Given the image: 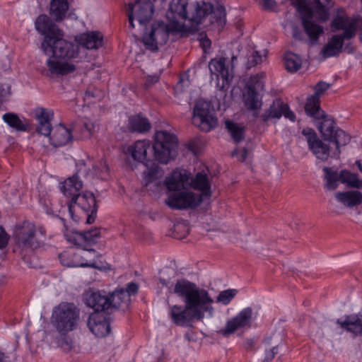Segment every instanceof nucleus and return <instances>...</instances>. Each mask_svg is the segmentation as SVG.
<instances>
[{
    "label": "nucleus",
    "instance_id": "f257e3e1",
    "mask_svg": "<svg viewBox=\"0 0 362 362\" xmlns=\"http://www.w3.org/2000/svg\"><path fill=\"white\" fill-rule=\"evenodd\" d=\"M174 293L181 298L185 305H174L170 307V317L177 326L188 327L194 320H201L206 313L214 315V300L209 292L198 287L194 283L182 279L176 281Z\"/></svg>",
    "mask_w": 362,
    "mask_h": 362
},
{
    "label": "nucleus",
    "instance_id": "f03ea898",
    "mask_svg": "<svg viewBox=\"0 0 362 362\" xmlns=\"http://www.w3.org/2000/svg\"><path fill=\"white\" fill-rule=\"evenodd\" d=\"M37 32L43 36L40 48L49 56L46 64L49 71L57 76L68 74V43L63 32L57 24H35Z\"/></svg>",
    "mask_w": 362,
    "mask_h": 362
},
{
    "label": "nucleus",
    "instance_id": "7ed1b4c3",
    "mask_svg": "<svg viewBox=\"0 0 362 362\" xmlns=\"http://www.w3.org/2000/svg\"><path fill=\"white\" fill-rule=\"evenodd\" d=\"M88 169L83 160H78L76 163V172L69 177V197H71V204H69V216L75 223L86 217V223L90 224L95 221L97 204L95 198L93 193L85 192L81 194L79 192L83 187L81 177L87 175Z\"/></svg>",
    "mask_w": 362,
    "mask_h": 362
},
{
    "label": "nucleus",
    "instance_id": "20e7f679",
    "mask_svg": "<svg viewBox=\"0 0 362 362\" xmlns=\"http://www.w3.org/2000/svg\"><path fill=\"white\" fill-rule=\"evenodd\" d=\"M129 24V30L135 37L141 36L145 48L151 52H156L160 47L168 42L170 36L172 40L176 37H187L199 30V24Z\"/></svg>",
    "mask_w": 362,
    "mask_h": 362
},
{
    "label": "nucleus",
    "instance_id": "39448f33",
    "mask_svg": "<svg viewBox=\"0 0 362 362\" xmlns=\"http://www.w3.org/2000/svg\"><path fill=\"white\" fill-rule=\"evenodd\" d=\"M299 13L302 23L325 22L329 19V9L333 6L332 0H292Z\"/></svg>",
    "mask_w": 362,
    "mask_h": 362
},
{
    "label": "nucleus",
    "instance_id": "423d86ee",
    "mask_svg": "<svg viewBox=\"0 0 362 362\" xmlns=\"http://www.w3.org/2000/svg\"><path fill=\"white\" fill-rule=\"evenodd\" d=\"M332 31L341 30L340 34L333 35L322 47L320 55L329 58L339 55L343 51L344 42L353 38L358 30V24H332Z\"/></svg>",
    "mask_w": 362,
    "mask_h": 362
},
{
    "label": "nucleus",
    "instance_id": "0eeeda50",
    "mask_svg": "<svg viewBox=\"0 0 362 362\" xmlns=\"http://www.w3.org/2000/svg\"><path fill=\"white\" fill-rule=\"evenodd\" d=\"M177 148V137L167 131L156 133L153 146L155 159L160 163L167 164L176 154Z\"/></svg>",
    "mask_w": 362,
    "mask_h": 362
},
{
    "label": "nucleus",
    "instance_id": "6e6552de",
    "mask_svg": "<svg viewBox=\"0 0 362 362\" xmlns=\"http://www.w3.org/2000/svg\"><path fill=\"white\" fill-rule=\"evenodd\" d=\"M192 123L201 131L209 132L218 124V119L210 103L198 100L193 109Z\"/></svg>",
    "mask_w": 362,
    "mask_h": 362
},
{
    "label": "nucleus",
    "instance_id": "1a4fd4ad",
    "mask_svg": "<svg viewBox=\"0 0 362 362\" xmlns=\"http://www.w3.org/2000/svg\"><path fill=\"white\" fill-rule=\"evenodd\" d=\"M14 235L16 244L23 249L35 250L43 245V240L36 237L35 226L32 222L25 221L17 225Z\"/></svg>",
    "mask_w": 362,
    "mask_h": 362
},
{
    "label": "nucleus",
    "instance_id": "9d476101",
    "mask_svg": "<svg viewBox=\"0 0 362 362\" xmlns=\"http://www.w3.org/2000/svg\"><path fill=\"white\" fill-rule=\"evenodd\" d=\"M51 322L58 332L57 343L63 346L68 344V303L62 302L54 307Z\"/></svg>",
    "mask_w": 362,
    "mask_h": 362
},
{
    "label": "nucleus",
    "instance_id": "9b49d317",
    "mask_svg": "<svg viewBox=\"0 0 362 362\" xmlns=\"http://www.w3.org/2000/svg\"><path fill=\"white\" fill-rule=\"evenodd\" d=\"M202 202V198L199 194L185 189L170 193L165 200L167 206L177 210L195 208Z\"/></svg>",
    "mask_w": 362,
    "mask_h": 362
},
{
    "label": "nucleus",
    "instance_id": "f8f14e48",
    "mask_svg": "<svg viewBox=\"0 0 362 362\" xmlns=\"http://www.w3.org/2000/svg\"><path fill=\"white\" fill-rule=\"evenodd\" d=\"M103 35L100 32L93 31L75 36V42L69 44V58L79 56L81 47L98 49L103 45Z\"/></svg>",
    "mask_w": 362,
    "mask_h": 362
},
{
    "label": "nucleus",
    "instance_id": "ddd939ff",
    "mask_svg": "<svg viewBox=\"0 0 362 362\" xmlns=\"http://www.w3.org/2000/svg\"><path fill=\"white\" fill-rule=\"evenodd\" d=\"M153 13V5L150 0H137L134 4H129L127 15L129 23L136 20L139 23H148Z\"/></svg>",
    "mask_w": 362,
    "mask_h": 362
},
{
    "label": "nucleus",
    "instance_id": "4468645a",
    "mask_svg": "<svg viewBox=\"0 0 362 362\" xmlns=\"http://www.w3.org/2000/svg\"><path fill=\"white\" fill-rule=\"evenodd\" d=\"M86 305L94 310V313H111L110 296L105 291H88L83 295Z\"/></svg>",
    "mask_w": 362,
    "mask_h": 362
},
{
    "label": "nucleus",
    "instance_id": "2eb2a0df",
    "mask_svg": "<svg viewBox=\"0 0 362 362\" xmlns=\"http://www.w3.org/2000/svg\"><path fill=\"white\" fill-rule=\"evenodd\" d=\"M329 88V84L320 81L315 86V93L308 98L305 110L308 115L317 119L324 117L325 112L320 107V95Z\"/></svg>",
    "mask_w": 362,
    "mask_h": 362
},
{
    "label": "nucleus",
    "instance_id": "dca6fc26",
    "mask_svg": "<svg viewBox=\"0 0 362 362\" xmlns=\"http://www.w3.org/2000/svg\"><path fill=\"white\" fill-rule=\"evenodd\" d=\"M297 24L292 25V35L296 40H303L304 33L308 37L311 45L318 43L319 37L324 33V28L320 24Z\"/></svg>",
    "mask_w": 362,
    "mask_h": 362
},
{
    "label": "nucleus",
    "instance_id": "f3484780",
    "mask_svg": "<svg viewBox=\"0 0 362 362\" xmlns=\"http://www.w3.org/2000/svg\"><path fill=\"white\" fill-rule=\"evenodd\" d=\"M302 134L305 136L309 148L313 153L321 160H327L329 156V148L317 136L316 132L310 128L304 129Z\"/></svg>",
    "mask_w": 362,
    "mask_h": 362
},
{
    "label": "nucleus",
    "instance_id": "a211bd4d",
    "mask_svg": "<svg viewBox=\"0 0 362 362\" xmlns=\"http://www.w3.org/2000/svg\"><path fill=\"white\" fill-rule=\"evenodd\" d=\"M264 77V74H257L250 77L247 85V91L244 95V103L247 109L256 110L262 106V101L258 98V94L256 91L257 86H262L259 80Z\"/></svg>",
    "mask_w": 362,
    "mask_h": 362
},
{
    "label": "nucleus",
    "instance_id": "6ab92c4d",
    "mask_svg": "<svg viewBox=\"0 0 362 362\" xmlns=\"http://www.w3.org/2000/svg\"><path fill=\"white\" fill-rule=\"evenodd\" d=\"M71 222L69 221V224ZM100 230L95 228L88 231H78L75 228H69V243H73L79 247L86 248L92 245L100 237Z\"/></svg>",
    "mask_w": 362,
    "mask_h": 362
},
{
    "label": "nucleus",
    "instance_id": "aec40b11",
    "mask_svg": "<svg viewBox=\"0 0 362 362\" xmlns=\"http://www.w3.org/2000/svg\"><path fill=\"white\" fill-rule=\"evenodd\" d=\"M88 327L98 337H105L110 331V322L104 313H91L88 320Z\"/></svg>",
    "mask_w": 362,
    "mask_h": 362
},
{
    "label": "nucleus",
    "instance_id": "412c9836",
    "mask_svg": "<svg viewBox=\"0 0 362 362\" xmlns=\"http://www.w3.org/2000/svg\"><path fill=\"white\" fill-rule=\"evenodd\" d=\"M188 0H172L166 13L168 23H179L188 20Z\"/></svg>",
    "mask_w": 362,
    "mask_h": 362
},
{
    "label": "nucleus",
    "instance_id": "4be33fe9",
    "mask_svg": "<svg viewBox=\"0 0 362 362\" xmlns=\"http://www.w3.org/2000/svg\"><path fill=\"white\" fill-rule=\"evenodd\" d=\"M336 323L341 329L351 333L354 336L362 337V314L345 315L341 319H337Z\"/></svg>",
    "mask_w": 362,
    "mask_h": 362
},
{
    "label": "nucleus",
    "instance_id": "5701e85b",
    "mask_svg": "<svg viewBox=\"0 0 362 362\" xmlns=\"http://www.w3.org/2000/svg\"><path fill=\"white\" fill-rule=\"evenodd\" d=\"M252 310L246 308L240 311L235 317L228 320L221 332L223 335H228L235 332L238 329L244 327L250 323Z\"/></svg>",
    "mask_w": 362,
    "mask_h": 362
},
{
    "label": "nucleus",
    "instance_id": "b1692460",
    "mask_svg": "<svg viewBox=\"0 0 362 362\" xmlns=\"http://www.w3.org/2000/svg\"><path fill=\"white\" fill-rule=\"evenodd\" d=\"M188 184L189 176L185 172L180 170H174L165 177L164 181V185L168 191V194L171 192H177L185 189Z\"/></svg>",
    "mask_w": 362,
    "mask_h": 362
},
{
    "label": "nucleus",
    "instance_id": "393cba45",
    "mask_svg": "<svg viewBox=\"0 0 362 362\" xmlns=\"http://www.w3.org/2000/svg\"><path fill=\"white\" fill-rule=\"evenodd\" d=\"M213 5L204 1H194L189 8L188 21L191 23H201L212 13Z\"/></svg>",
    "mask_w": 362,
    "mask_h": 362
},
{
    "label": "nucleus",
    "instance_id": "a878e982",
    "mask_svg": "<svg viewBox=\"0 0 362 362\" xmlns=\"http://www.w3.org/2000/svg\"><path fill=\"white\" fill-rule=\"evenodd\" d=\"M225 59H212L209 63V69L211 75H215L218 79H222V88L228 85L232 81L233 74L226 67Z\"/></svg>",
    "mask_w": 362,
    "mask_h": 362
},
{
    "label": "nucleus",
    "instance_id": "bb28decb",
    "mask_svg": "<svg viewBox=\"0 0 362 362\" xmlns=\"http://www.w3.org/2000/svg\"><path fill=\"white\" fill-rule=\"evenodd\" d=\"M53 112L45 108H39L35 111V117L38 121L37 132L45 136H49L52 132L50 121L53 118Z\"/></svg>",
    "mask_w": 362,
    "mask_h": 362
},
{
    "label": "nucleus",
    "instance_id": "cd10ccee",
    "mask_svg": "<svg viewBox=\"0 0 362 362\" xmlns=\"http://www.w3.org/2000/svg\"><path fill=\"white\" fill-rule=\"evenodd\" d=\"M151 144L148 140L136 141L132 146L128 148V152L132 155L134 160L148 165L149 160L147 158V152L151 150Z\"/></svg>",
    "mask_w": 362,
    "mask_h": 362
},
{
    "label": "nucleus",
    "instance_id": "c85d7f7f",
    "mask_svg": "<svg viewBox=\"0 0 362 362\" xmlns=\"http://www.w3.org/2000/svg\"><path fill=\"white\" fill-rule=\"evenodd\" d=\"M111 313L115 310L125 311L131 303V298L124 288L115 290L110 295Z\"/></svg>",
    "mask_w": 362,
    "mask_h": 362
},
{
    "label": "nucleus",
    "instance_id": "c756f323",
    "mask_svg": "<svg viewBox=\"0 0 362 362\" xmlns=\"http://www.w3.org/2000/svg\"><path fill=\"white\" fill-rule=\"evenodd\" d=\"M338 202L346 207L352 208L362 203V193L359 191L337 192L334 195Z\"/></svg>",
    "mask_w": 362,
    "mask_h": 362
},
{
    "label": "nucleus",
    "instance_id": "7c9ffc66",
    "mask_svg": "<svg viewBox=\"0 0 362 362\" xmlns=\"http://www.w3.org/2000/svg\"><path fill=\"white\" fill-rule=\"evenodd\" d=\"M2 119L10 127L18 131L26 132L28 129L29 122L25 118L21 119L18 115L13 112H7L3 115Z\"/></svg>",
    "mask_w": 362,
    "mask_h": 362
},
{
    "label": "nucleus",
    "instance_id": "2f4dec72",
    "mask_svg": "<svg viewBox=\"0 0 362 362\" xmlns=\"http://www.w3.org/2000/svg\"><path fill=\"white\" fill-rule=\"evenodd\" d=\"M192 185L194 189L201 192V194H199L202 197V199L210 197V183L206 174L198 173L193 179Z\"/></svg>",
    "mask_w": 362,
    "mask_h": 362
},
{
    "label": "nucleus",
    "instance_id": "473e14b6",
    "mask_svg": "<svg viewBox=\"0 0 362 362\" xmlns=\"http://www.w3.org/2000/svg\"><path fill=\"white\" fill-rule=\"evenodd\" d=\"M151 126L148 119L136 115L129 118L128 129L131 132L144 133L148 132Z\"/></svg>",
    "mask_w": 362,
    "mask_h": 362
},
{
    "label": "nucleus",
    "instance_id": "72a5a7b5",
    "mask_svg": "<svg viewBox=\"0 0 362 362\" xmlns=\"http://www.w3.org/2000/svg\"><path fill=\"white\" fill-rule=\"evenodd\" d=\"M323 120L319 124L317 129L322 138L327 141H331L337 129H339L332 119L322 117Z\"/></svg>",
    "mask_w": 362,
    "mask_h": 362
},
{
    "label": "nucleus",
    "instance_id": "f704fd0d",
    "mask_svg": "<svg viewBox=\"0 0 362 362\" xmlns=\"http://www.w3.org/2000/svg\"><path fill=\"white\" fill-rule=\"evenodd\" d=\"M323 170L325 173V187L329 191L337 189L339 185V181L341 182V172L338 173L337 171L332 170L327 167L324 168Z\"/></svg>",
    "mask_w": 362,
    "mask_h": 362
},
{
    "label": "nucleus",
    "instance_id": "c9c22d12",
    "mask_svg": "<svg viewBox=\"0 0 362 362\" xmlns=\"http://www.w3.org/2000/svg\"><path fill=\"white\" fill-rule=\"evenodd\" d=\"M67 10V0H52L50 4L51 14L53 15L57 20L62 21L65 16Z\"/></svg>",
    "mask_w": 362,
    "mask_h": 362
},
{
    "label": "nucleus",
    "instance_id": "e433bc0d",
    "mask_svg": "<svg viewBox=\"0 0 362 362\" xmlns=\"http://www.w3.org/2000/svg\"><path fill=\"white\" fill-rule=\"evenodd\" d=\"M341 182L346 185L349 187L356 189L362 188V180L358 178L357 174L346 170L341 171Z\"/></svg>",
    "mask_w": 362,
    "mask_h": 362
},
{
    "label": "nucleus",
    "instance_id": "4c0bfd02",
    "mask_svg": "<svg viewBox=\"0 0 362 362\" xmlns=\"http://www.w3.org/2000/svg\"><path fill=\"white\" fill-rule=\"evenodd\" d=\"M284 65L288 72L295 73L301 67L302 60L298 55L288 52L284 56Z\"/></svg>",
    "mask_w": 362,
    "mask_h": 362
},
{
    "label": "nucleus",
    "instance_id": "58836bf2",
    "mask_svg": "<svg viewBox=\"0 0 362 362\" xmlns=\"http://www.w3.org/2000/svg\"><path fill=\"white\" fill-rule=\"evenodd\" d=\"M284 103L280 100H275L262 115L263 121L267 122L270 119H279L282 116Z\"/></svg>",
    "mask_w": 362,
    "mask_h": 362
},
{
    "label": "nucleus",
    "instance_id": "ea45409f",
    "mask_svg": "<svg viewBox=\"0 0 362 362\" xmlns=\"http://www.w3.org/2000/svg\"><path fill=\"white\" fill-rule=\"evenodd\" d=\"M146 167L147 170L144 172V179L146 186H148L149 184L156 182L162 176L163 172L160 168L154 163H148Z\"/></svg>",
    "mask_w": 362,
    "mask_h": 362
},
{
    "label": "nucleus",
    "instance_id": "a19ab883",
    "mask_svg": "<svg viewBox=\"0 0 362 362\" xmlns=\"http://www.w3.org/2000/svg\"><path fill=\"white\" fill-rule=\"evenodd\" d=\"M57 130L62 132L57 133V130H55L53 135L49 137L50 144L54 147L66 145L68 142V129L64 125L60 124Z\"/></svg>",
    "mask_w": 362,
    "mask_h": 362
},
{
    "label": "nucleus",
    "instance_id": "79ce46f5",
    "mask_svg": "<svg viewBox=\"0 0 362 362\" xmlns=\"http://www.w3.org/2000/svg\"><path fill=\"white\" fill-rule=\"evenodd\" d=\"M226 127L235 143H239L244 139V127L231 121L226 122Z\"/></svg>",
    "mask_w": 362,
    "mask_h": 362
},
{
    "label": "nucleus",
    "instance_id": "37998d69",
    "mask_svg": "<svg viewBox=\"0 0 362 362\" xmlns=\"http://www.w3.org/2000/svg\"><path fill=\"white\" fill-rule=\"evenodd\" d=\"M86 253V250H79L76 252H73L71 264L69 267H94L93 264L88 263L84 259V255Z\"/></svg>",
    "mask_w": 362,
    "mask_h": 362
},
{
    "label": "nucleus",
    "instance_id": "c03bdc74",
    "mask_svg": "<svg viewBox=\"0 0 362 362\" xmlns=\"http://www.w3.org/2000/svg\"><path fill=\"white\" fill-rule=\"evenodd\" d=\"M80 323V310L73 303H69V331L76 329Z\"/></svg>",
    "mask_w": 362,
    "mask_h": 362
},
{
    "label": "nucleus",
    "instance_id": "a18cd8bd",
    "mask_svg": "<svg viewBox=\"0 0 362 362\" xmlns=\"http://www.w3.org/2000/svg\"><path fill=\"white\" fill-rule=\"evenodd\" d=\"M350 139L351 137L344 131L337 129L333 139L330 141L336 144L338 153H340V146L346 145L350 141Z\"/></svg>",
    "mask_w": 362,
    "mask_h": 362
},
{
    "label": "nucleus",
    "instance_id": "49530a36",
    "mask_svg": "<svg viewBox=\"0 0 362 362\" xmlns=\"http://www.w3.org/2000/svg\"><path fill=\"white\" fill-rule=\"evenodd\" d=\"M332 23H352L349 21V16L342 8H337L331 13Z\"/></svg>",
    "mask_w": 362,
    "mask_h": 362
},
{
    "label": "nucleus",
    "instance_id": "de8ad7c7",
    "mask_svg": "<svg viewBox=\"0 0 362 362\" xmlns=\"http://www.w3.org/2000/svg\"><path fill=\"white\" fill-rule=\"evenodd\" d=\"M267 51L266 49L261 52L254 51L249 56L247 59V66L249 68L255 66L259 64H261L263 61V57H266Z\"/></svg>",
    "mask_w": 362,
    "mask_h": 362
},
{
    "label": "nucleus",
    "instance_id": "09e8293b",
    "mask_svg": "<svg viewBox=\"0 0 362 362\" xmlns=\"http://www.w3.org/2000/svg\"><path fill=\"white\" fill-rule=\"evenodd\" d=\"M238 293V290L231 288L221 291L217 296V302L228 305Z\"/></svg>",
    "mask_w": 362,
    "mask_h": 362
},
{
    "label": "nucleus",
    "instance_id": "8fccbe9b",
    "mask_svg": "<svg viewBox=\"0 0 362 362\" xmlns=\"http://www.w3.org/2000/svg\"><path fill=\"white\" fill-rule=\"evenodd\" d=\"M211 14L214 15L217 23H226V11L223 6L218 5L215 8H213V11Z\"/></svg>",
    "mask_w": 362,
    "mask_h": 362
},
{
    "label": "nucleus",
    "instance_id": "3c124183",
    "mask_svg": "<svg viewBox=\"0 0 362 362\" xmlns=\"http://www.w3.org/2000/svg\"><path fill=\"white\" fill-rule=\"evenodd\" d=\"M174 230L177 233H178L180 231L183 232V234L180 235H177L175 236L177 238L181 239V238H184L185 237H186V235L188 234L189 228L185 223H179L174 226Z\"/></svg>",
    "mask_w": 362,
    "mask_h": 362
},
{
    "label": "nucleus",
    "instance_id": "603ef678",
    "mask_svg": "<svg viewBox=\"0 0 362 362\" xmlns=\"http://www.w3.org/2000/svg\"><path fill=\"white\" fill-rule=\"evenodd\" d=\"M197 40L200 42L202 47L204 50L211 47V42L210 39L207 37L206 34L201 32L198 34Z\"/></svg>",
    "mask_w": 362,
    "mask_h": 362
},
{
    "label": "nucleus",
    "instance_id": "864d4df0",
    "mask_svg": "<svg viewBox=\"0 0 362 362\" xmlns=\"http://www.w3.org/2000/svg\"><path fill=\"white\" fill-rule=\"evenodd\" d=\"M257 1L266 10H274L276 7V2L274 0H257Z\"/></svg>",
    "mask_w": 362,
    "mask_h": 362
},
{
    "label": "nucleus",
    "instance_id": "5fc2aeb1",
    "mask_svg": "<svg viewBox=\"0 0 362 362\" xmlns=\"http://www.w3.org/2000/svg\"><path fill=\"white\" fill-rule=\"evenodd\" d=\"M232 156L238 157L240 161L244 162L247 158L248 151L245 148H243L241 150L235 149L233 151Z\"/></svg>",
    "mask_w": 362,
    "mask_h": 362
},
{
    "label": "nucleus",
    "instance_id": "6e6d98bb",
    "mask_svg": "<svg viewBox=\"0 0 362 362\" xmlns=\"http://www.w3.org/2000/svg\"><path fill=\"white\" fill-rule=\"evenodd\" d=\"M8 235L5 230L0 226V249L6 247L8 243Z\"/></svg>",
    "mask_w": 362,
    "mask_h": 362
},
{
    "label": "nucleus",
    "instance_id": "4d7b16f0",
    "mask_svg": "<svg viewBox=\"0 0 362 362\" xmlns=\"http://www.w3.org/2000/svg\"><path fill=\"white\" fill-rule=\"evenodd\" d=\"M138 289V284L134 282H131L127 285V288L124 290L125 292L128 293L129 297L130 298L132 295H135L137 293Z\"/></svg>",
    "mask_w": 362,
    "mask_h": 362
},
{
    "label": "nucleus",
    "instance_id": "13d9d810",
    "mask_svg": "<svg viewBox=\"0 0 362 362\" xmlns=\"http://www.w3.org/2000/svg\"><path fill=\"white\" fill-rule=\"evenodd\" d=\"M277 353L278 351L276 346H273L272 348L269 349L268 351L266 352L264 361L267 362L271 361L274 358L276 354H277Z\"/></svg>",
    "mask_w": 362,
    "mask_h": 362
},
{
    "label": "nucleus",
    "instance_id": "bf43d9fd",
    "mask_svg": "<svg viewBox=\"0 0 362 362\" xmlns=\"http://www.w3.org/2000/svg\"><path fill=\"white\" fill-rule=\"evenodd\" d=\"M282 115H284L286 118L289 119L291 121H294L296 119L295 114L290 110L288 105L284 103V107L282 110Z\"/></svg>",
    "mask_w": 362,
    "mask_h": 362
},
{
    "label": "nucleus",
    "instance_id": "052dcab7",
    "mask_svg": "<svg viewBox=\"0 0 362 362\" xmlns=\"http://www.w3.org/2000/svg\"><path fill=\"white\" fill-rule=\"evenodd\" d=\"M83 127L86 129V130L88 132L89 135H91L94 134L96 131L97 126L95 124V123L88 121L86 122H84Z\"/></svg>",
    "mask_w": 362,
    "mask_h": 362
},
{
    "label": "nucleus",
    "instance_id": "680f3d73",
    "mask_svg": "<svg viewBox=\"0 0 362 362\" xmlns=\"http://www.w3.org/2000/svg\"><path fill=\"white\" fill-rule=\"evenodd\" d=\"M9 86L0 84V102L3 101L6 95L9 94Z\"/></svg>",
    "mask_w": 362,
    "mask_h": 362
},
{
    "label": "nucleus",
    "instance_id": "e2e57ef3",
    "mask_svg": "<svg viewBox=\"0 0 362 362\" xmlns=\"http://www.w3.org/2000/svg\"><path fill=\"white\" fill-rule=\"evenodd\" d=\"M66 253H61L59 255V259L62 265H64V267H68V260L66 259Z\"/></svg>",
    "mask_w": 362,
    "mask_h": 362
},
{
    "label": "nucleus",
    "instance_id": "0e129e2a",
    "mask_svg": "<svg viewBox=\"0 0 362 362\" xmlns=\"http://www.w3.org/2000/svg\"><path fill=\"white\" fill-rule=\"evenodd\" d=\"M66 180H64V182H61L59 183V189L60 191L62 192V194L66 197Z\"/></svg>",
    "mask_w": 362,
    "mask_h": 362
},
{
    "label": "nucleus",
    "instance_id": "69168bd1",
    "mask_svg": "<svg viewBox=\"0 0 362 362\" xmlns=\"http://www.w3.org/2000/svg\"><path fill=\"white\" fill-rule=\"evenodd\" d=\"M158 81V76H149V77L147 78V83H148L149 84L155 83H156Z\"/></svg>",
    "mask_w": 362,
    "mask_h": 362
},
{
    "label": "nucleus",
    "instance_id": "338daca9",
    "mask_svg": "<svg viewBox=\"0 0 362 362\" xmlns=\"http://www.w3.org/2000/svg\"><path fill=\"white\" fill-rule=\"evenodd\" d=\"M49 21V18L47 16H39L36 23H47Z\"/></svg>",
    "mask_w": 362,
    "mask_h": 362
},
{
    "label": "nucleus",
    "instance_id": "774afa93",
    "mask_svg": "<svg viewBox=\"0 0 362 362\" xmlns=\"http://www.w3.org/2000/svg\"><path fill=\"white\" fill-rule=\"evenodd\" d=\"M245 348L247 349H251L254 346V341L252 339H249L245 342Z\"/></svg>",
    "mask_w": 362,
    "mask_h": 362
}]
</instances>
